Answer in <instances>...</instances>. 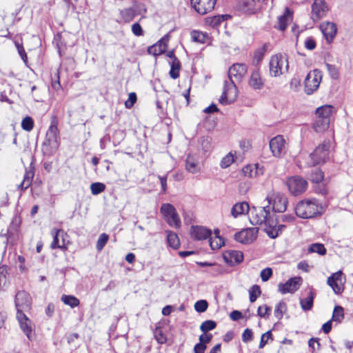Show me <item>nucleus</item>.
<instances>
[{
    "label": "nucleus",
    "mask_w": 353,
    "mask_h": 353,
    "mask_svg": "<svg viewBox=\"0 0 353 353\" xmlns=\"http://www.w3.org/2000/svg\"><path fill=\"white\" fill-rule=\"evenodd\" d=\"M14 302L17 312H23L30 308L31 299L25 291H19L17 293Z\"/></svg>",
    "instance_id": "nucleus-15"
},
{
    "label": "nucleus",
    "mask_w": 353,
    "mask_h": 353,
    "mask_svg": "<svg viewBox=\"0 0 353 353\" xmlns=\"http://www.w3.org/2000/svg\"><path fill=\"white\" fill-rule=\"evenodd\" d=\"M167 241L171 248L174 250H177L180 246V241L178 235L172 231H166Z\"/></svg>",
    "instance_id": "nucleus-36"
},
{
    "label": "nucleus",
    "mask_w": 353,
    "mask_h": 353,
    "mask_svg": "<svg viewBox=\"0 0 353 353\" xmlns=\"http://www.w3.org/2000/svg\"><path fill=\"white\" fill-rule=\"evenodd\" d=\"M248 71L245 63H234L228 70V80L227 81L240 82Z\"/></svg>",
    "instance_id": "nucleus-10"
},
{
    "label": "nucleus",
    "mask_w": 353,
    "mask_h": 353,
    "mask_svg": "<svg viewBox=\"0 0 353 353\" xmlns=\"http://www.w3.org/2000/svg\"><path fill=\"white\" fill-rule=\"evenodd\" d=\"M160 212L170 226L175 228L181 227V219L174 205L168 203H163L160 208Z\"/></svg>",
    "instance_id": "nucleus-5"
},
{
    "label": "nucleus",
    "mask_w": 353,
    "mask_h": 353,
    "mask_svg": "<svg viewBox=\"0 0 353 353\" xmlns=\"http://www.w3.org/2000/svg\"><path fill=\"white\" fill-rule=\"evenodd\" d=\"M208 303L206 300L201 299L194 303V310L199 313H203L207 310Z\"/></svg>",
    "instance_id": "nucleus-56"
},
{
    "label": "nucleus",
    "mask_w": 353,
    "mask_h": 353,
    "mask_svg": "<svg viewBox=\"0 0 353 353\" xmlns=\"http://www.w3.org/2000/svg\"><path fill=\"white\" fill-rule=\"evenodd\" d=\"M21 224V216L17 214L14 215L8 229V233L10 236H14L15 235H17Z\"/></svg>",
    "instance_id": "nucleus-32"
},
{
    "label": "nucleus",
    "mask_w": 353,
    "mask_h": 353,
    "mask_svg": "<svg viewBox=\"0 0 353 353\" xmlns=\"http://www.w3.org/2000/svg\"><path fill=\"white\" fill-rule=\"evenodd\" d=\"M18 53L25 63H28V56L22 44L15 43Z\"/></svg>",
    "instance_id": "nucleus-62"
},
{
    "label": "nucleus",
    "mask_w": 353,
    "mask_h": 353,
    "mask_svg": "<svg viewBox=\"0 0 353 353\" xmlns=\"http://www.w3.org/2000/svg\"><path fill=\"white\" fill-rule=\"evenodd\" d=\"M216 323L213 320H206L200 325V330L203 333H207L216 328Z\"/></svg>",
    "instance_id": "nucleus-49"
},
{
    "label": "nucleus",
    "mask_w": 353,
    "mask_h": 353,
    "mask_svg": "<svg viewBox=\"0 0 353 353\" xmlns=\"http://www.w3.org/2000/svg\"><path fill=\"white\" fill-rule=\"evenodd\" d=\"M250 211L249 220L252 225H256L264 223L265 227L268 225V221L271 220L272 217L267 216L266 214L264 213V210L252 207Z\"/></svg>",
    "instance_id": "nucleus-13"
},
{
    "label": "nucleus",
    "mask_w": 353,
    "mask_h": 353,
    "mask_svg": "<svg viewBox=\"0 0 353 353\" xmlns=\"http://www.w3.org/2000/svg\"><path fill=\"white\" fill-rule=\"evenodd\" d=\"M34 127V120L31 117L27 116L21 121V128L23 130L30 132Z\"/></svg>",
    "instance_id": "nucleus-51"
},
{
    "label": "nucleus",
    "mask_w": 353,
    "mask_h": 353,
    "mask_svg": "<svg viewBox=\"0 0 353 353\" xmlns=\"http://www.w3.org/2000/svg\"><path fill=\"white\" fill-rule=\"evenodd\" d=\"M271 307L267 305L259 306L257 310V316L263 319H268L271 313Z\"/></svg>",
    "instance_id": "nucleus-53"
},
{
    "label": "nucleus",
    "mask_w": 353,
    "mask_h": 353,
    "mask_svg": "<svg viewBox=\"0 0 353 353\" xmlns=\"http://www.w3.org/2000/svg\"><path fill=\"white\" fill-rule=\"evenodd\" d=\"M322 79V72L318 69H314L310 71L305 77V92L307 95H310L316 91L321 83Z\"/></svg>",
    "instance_id": "nucleus-7"
},
{
    "label": "nucleus",
    "mask_w": 353,
    "mask_h": 353,
    "mask_svg": "<svg viewBox=\"0 0 353 353\" xmlns=\"http://www.w3.org/2000/svg\"><path fill=\"white\" fill-rule=\"evenodd\" d=\"M315 298V293L310 290L306 298L300 299V305L303 311H309L312 310L314 305V299Z\"/></svg>",
    "instance_id": "nucleus-31"
},
{
    "label": "nucleus",
    "mask_w": 353,
    "mask_h": 353,
    "mask_svg": "<svg viewBox=\"0 0 353 353\" xmlns=\"http://www.w3.org/2000/svg\"><path fill=\"white\" fill-rule=\"evenodd\" d=\"M292 10L288 7H286L284 13L278 17L279 29L280 30L284 31L286 30L288 21L292 19Z\"/></svg>",
    "instance_id": "nucleus-29"
},
{
    "label": "nucleus",
    "mask_w": 353,
    "mask_h": 353,
    "mask_svg": "<svg viewBox=\"0 0 353 353\" xmlns=\"http://www.w3.org/2000/svg\"><path fill=\"white\" fill-rule=\"evenodd\" d=\"M301 280V277L294 276L288 279L285 283H280L278 285L279 291L283 294L293 293L299 289Z\"/></svg>",
    "instance_id": "nucleus-16"
},
{
    "label": "nucleus",
    "mask_w": 353,
    "mask_h": 353,
    "mask_svg": "<svg viewBox=\"0 0 353 353\" xmlns=\"http://www.w3.org/2000/svg\"><path fill=\"white\" fill-rule=\"evenodd\" d=\"M267 51V45L265 43L262 47L256 49L254 53V63L256 65L260 64Z\"/></svg>",
    "instance_id": "nucleus-45"
},
{
    "label": "nucleus",
    "mask_w": 353,
    "mask_h": 353,
    "mask_svg": "<svg viewBox=\"0 0 353 353\" xmlns=\"http://www.w3.org/2000/svg\"><path fill=\"white\" fill-rule=\"evenodd\" d=\"M137 99V94L135 92H130L128 95V99L125 102V106L127 108H131L136 103Z\"/></svg>",
    "instance_id": "nucleus-63"
},
{
    "label": "nucleus",
    "mask_w": 353,
    "mask_h": 353,
    "mask_svg": "<svg viewBox=\"0 0 353 353\" xmlns=\"http://www.w3.org/2000/svg\"><path fill=\"white\" fill-rule=\"evenodd\" d=\"M333 110L334 107L332 105H324L316 108L315 114L318 117L330 119V116L332 115Z\"/></svg>",
    "instance_id": "nucleus-34"
},
{
    "label": "nucleus",
    "mask_w": 353,
    "mask_h": 353,
    "mask_svg": "<svg viewBox=\"0 0 353 353\" xmlns=\"http://www.w3.org/2000/svg\"><path fill=\"white\" fill-rule=\"evenodd\" d=\"M308 252L310 253H317L321 256H323L326 254L327 250L323 244L320 243H314L310 245Z\"/></svg>",
    "instance_id": "nucleus-43"
},
{
    "label": "nucleus",
    "mask_w": 353,
    "mask_h": 353,
    "mask_svg": "<svg viewBox=\"0 0 353 353\" xmlns=\"http://www.w3.org/2000/svg\"><path fill=\"white\" fill-rule=\"evenodd\" d=\"M269 205H272V210L275 212H283L287 209L288 199L280 193L268 196Z\"/></svg>",
    "instance_id": "nucleus-12"
},
{
    "label": "nucleus",
    "mask_w": 353,
    "mask_h": 353,
    "mask_svg": "<svg viewBox=\"0 0 353 353\" xmlns=\"http://www.w3.org/2000/svg\"><path fill=\"white\" fill-rule=\"evenodd\" d=\"M237 96V87L234 83L225 81L223 91L219 99V102L223 105L231 103L236 100Z\"/></svg>",
    "instance_id": "nucleus-9"
},
{
    "label": "nucleus",
    "mask_w": 353,
    "mask_h": 353,
    "mask_svg": "<svg viewBox=\"0 0 353 353\" xmlns=\"http://www.w3.org/2000/svg\"><path fill=\"white\" fill-rule=\"evenodd\" d=\"M325 66L329 72L330 77L333 79H337L339 77V71L336 65L326 63Z\"/></svg>",
    "instance_id": "nucleus-59"
},
{
    "label": "nucleus",
    "mask_w": 353,
    "mask_h": 353,
    "mask_svg": "<svg viewBox=\"0 0 353 353\" xmlns=\"http://www.w3.org/2000/svg\"><path fill=\"white\" fill-rule=\"evenodd\" d=\"M330 143L329 141H324L317 146L313 152L310 155L313 165L323 163L328 159Z\"/></svg>",
    "instance_id": "nucleus-8"
},
{
    "label": "nucleus",
    "mask_w": 353,
    "mask_h": 353,
    "mask_svg": "<svg viewBox=\"0 0 353 353\" xmlns=\"http://www.w3.org/2000/svg\"><path fill=\"white\" fill-rule=\"evenodd\" d=\"M223 258L227 264L233 266L243 261V254L239 250H227L223 254Z\"/></svg>",
    "instance_id": "nucleus-22"
},
{
    "label": "nucleus",
    "mask_w": 353,
    "mask_h": 353,
    "mask_svg": "<svg viewBox=\"0 0 353 353\" xmlns=\"http://www.w3.org/2000/svg\"><path fill=\"white\" fill-rule=\"evenodd\" d=\"M270 339H272V333L271 330H268L261 335L259 347L260 349L263 348L268 343V340Z\"/></svg>",
    "instance_id": "nucleus-58"
},
{
    "label": "nucleus",
    "mask_w": 353,
    "mask_h": 353,
    "mask_svg": "<svg viewBox=\"0 0 353 353\" xmlns=\"http://www.w3.org/2000/svg\"><path fill=\"white\" fill-rule=\"evenodd\" d=\"M321 30L326 41L330 43L333 41L337 32V28L335 23L326 21L320 25Z\"/></svg>",
    "instance_id": "nucleus-23"
},
{
    "label": "nucleus",
    "mask_w": 353,
    "mask_h": 353,
    "mask_svg": "<svg viewBox=\"0 0 353 353\" xmlns=\"http://www.w3.org/2000/svg\"><path fill=\"white\" fill-rule=\"evenodd\" d=\"M259 229L257 228H248L235 233L234 239L243 244L253 242L257 237Z\"/></svg>",
    "instance_id": "nucleus-11"
},
{
    "label": "nucleus",
    "mask_w": 353,
    "mask_h": 353,
    "mask_svg": "<svg viewBox=\"0 0 353 353\" xmlns=\"http://www.w3.org/2000/svg\"><path fill=\"white\" fill-rule=\"evenodd\" d=\"M289 63L286 54L279 53L272 55L269 61V70L271 77H279L288 72Z\"/></svg>",
    "instance_id": "nucleus-4"
},
{
    "label": "nucleus",
    "mask_w": 353,
    "mask_h": 353,
    "mask_svg": "<svg viewBox=\"0 0 353 353\" xmlns=\"http://www.w3.org/2000/svg\"><path fill=\"white\" fill-rule=\"evenodd\" d=\"M342 272L341 270L333 273L327 278V283L330 286L336 294H340L343 292L344 288L338 284V281H341Z\"/></svg>",
    "instance_id": "nucleus-25"
},
{
    "label": "nucleus",
    "mask_w": 353,
    "mask_h": 353,
    "mask_svg": "<svg viewBox=\"0 0 353 353\" xmlns=\"http://www.w3.org/2000/svg\"><path fill=\"white\" fill-rule=\"evenodd\" d=\"M191 238L195 241H203L212 236V231L204 226L192 225L190 229Z\"/></svg>",
    "instance_id": "nucleus-18"
},
{
    "label": "nucleus",
    "mask_w": 353,
    "mask_h": 353,
    "mask_svg": "<svg viewBox=\"0 0 353 353\" xmlns=\"http://www.w3.org/2000/svg\"><path fill=\"white\" fill-rule=\"evenodd\" d=\"M328 8L324 0H315L312 5V19L314 21L324 17Z\"/></svg>",
    "instance_id": "nucleus-17"
},
{
    "label": "nucleus",
    "mask_w": 353,
    "mask_h": 353,
    "mask_svg": "<svg viewBox=\"0 0 353 353\" xmlns=\"http://www.w3.org/2000/svg\"><path fill=\"white\" fill-rule=\"evenodd\" d=\"M231 18L229 14H219L215 15L208 18V22L212 28L218 27L222 22L226 21L228 19Z\"/></svg>",
    "instance_id": "nucleus-37"
},
{
    "label": "nucleus",
    "mask_w": 353,
    "mask_h": 353,
    "mask_svg": "<svg viewBox=\"0 0 353 353\" xmlns=\"http://www.w3.org/2000/svg\"><path fill=\"white\" fill-rule=\"evenodd\" d=\"M205 272L212 276L215 277L218 275L223 274L224 272V268L222 265L218 263H212L209 269L207 270Z\"/></svg>",
    "instance_id": "nucleus-46"
},
{
    "label": "nucleus",
    "mask_w": 353,
    "mask_h": 353,
    "mask_svg": "<svg viewBox=\"0 0 353 353\" xmlns=\"http://www.w3.org/2000/svg\"><path fill=\"white\" fill-rule=\"evenodd\" d=\"M199 143L203 152H209L212 148V138L210 137H202L199 140Z\"/></svg>",
    "instance_id": "nucleus-42"
},
{
    "label": "nucleus",
    "mask_w": 353,
    "mask_h": 353,
    "mask_svg": "<svg viewBox=\"0 0 353 353\" xmlns=\"http://www.w3.org/2000/svg\"><path fill=\"white\" fill-rule=\"evenodd\" d=\"M261 293V288L258 285H254L249 290L250 301L254 303Z\"/></svg>",
    "instance_id": "nucleus-52"
},
{
    "label": "nucleus",
    "mask_w": 353,
    "mask_h": 353,
    "mask_svg": "<svg viewBox=\"0 0 353 353\" xmlns=\"http://www.w3.org/2000/svg\"><path fill=\"white\" fill-rule=\"evenodd\" d=\"M61 300L65 305H69L72 308L76 307L80 304L79 300L73 295L63 294Z\"/></svg>",
    "instance_id": "nucleus-41"
},
{
    "label": "nucleus",
    "mask_w": 353,
    "mask_h": 353,
    "mask_svg": "<svg viewBox=\"0 0 353 353\" xmlns=\"http://www.w3.org/2000/svg\"><path fill=\"white\" fill-rule=\"evenodd\" d=\"M286 185L292 195L299 196L306 191L308 183L301 176L295 175L287 179Z\"/></svg>",
    "instance_id": "nucleus-6"
},
{
    "label": "nucleus",
    "mask_w": 353,
    "mask_h": 353,
    "mask_svg": "<svg viewBox=\"0 0 353 353\" xmlns=\"http://www.w3.org/2000/svg\"><path fill=\"white\" fill-rule=\"evenodd\" d=\"M242 341L244 343H248L253 339L252 330L250 328H246L242 334Z\"/></svg>",
    "instance_id": "nucleus-64"
},
{
    "label": "nucleus",
    "mask_w": 353,
    "mask_h": 353,
    "mask_svg": "<svg viewBox=\"0 0 353 353\" xmlns=\"http://www.w3.org/2000/svg\"><path fill=\"white\" fill-rule=\"evenodd\" d=\"M109 236L105 233H102L99 235L97 240L96 248L98 251H101L108 241Z\"/></svg>",
    "instance_id": "nucleus-54"
},
{
    "label": "nucleus",
    "mask_w": 353,
    "mask_h": 353,
    "mask_svg": "<svg viewBox=\"0 0 353 353\" xmlns=\"http://www.w3.org/2000/svg\"><path fill=\"white\" fill-rule=\"evenodd\" d=\"M60 68L57 69L56 72L54 74V76L52 77V83L51 85L52 88L55 90H59L61 85L60 83Z\"/></svg>",
    "instance_id": "nucleus-55"
},
{
    "label": "nucleus",
    "mask_w": 353,
    "mask_h": 353,
    "mask_svg": "<svg viewBox=\"0 0 353 353\" xmlns=\"http://www.w3.org/2000/svg\"><path fill=\"white\" fill-rule=\"evenodd\" d=\"M17 319L23 333L29 340L32 339V328L30 319L24 314L23 312H17Z\"/></svg>",
    "instance_id": "nucleus-19"
},
{
    "label": "nucleus",
    "mask_w": 353,
    "mask_h": 353,
    "mask_svg": "<svg viewBox=\"0 0 353 353\" xmlns=\"http://www.w3.org/2000/svg\"><path fill=\"white\" fill-rule=\"evenodd\" d=\"M323 207L316 199H307L299 201L295 208L297 216L311 219L322 213Z\"/></svg>",
    "instance_id": "nucleus-1"
},
{
    "label": "nucleus",
    "mask_w": 353,
    "mask_h": 353,
    "mask_svg": "<svg viewBox=\"0 0 353 353\" xmlns=\"http://www.w3.org/2000/svg\"><path fill=\"white\" fill-rule=\"evenodd\" d=\"M234 156L231 152H230L221 159L220 166L222 168H227L234 162Z\"/></svg>",
    "instance_id": "nucleus-57"
},
{
    "label": "nucleus",
    "mask_w": 353,
    "mask_h": 353,
    "mask_svg": "<svg viewBox=\"0 0 353 353\" xmlns=\"http://www.w3.org/2000/svg\"><path fill=\"white\" fill-rule=\"evenodd\" d=\"M268 225L265 228L264 231L270 239H276L285 228V225L283 224L278 225L276 220L272 218L268 221Z\"/></svg>",
    "instance_id": "nucleus-21"
},
{
    "label": "nucleus",
    "mask_w": 353,
    "mask_h": 353,
    "mask_svg": "<svg viewBox=\"0 0 353 353\" xmlns=\"http://www.w3.org/2000/svg\"><path fill=\"white\" fill-rule=\"evenodd\" d=\"M185 169L188 172L194 174L199 172L200 168L196 160L191 155H188L185 160Z\"/></svg>",
    "instance_id": "nucleus-35"
},
{
    "label": "nucleus",
    "mask_w": 353,
    "mask_h": 353,
    "mask_svg": "<svg viewBox=\"0 0 353 353\" xmlns=\"http://www.w3.org/2000/svg\"><path fill=\"white\" fill-rule=\"evenodd\" d=\"M269 145L272 154L279 157L285 149V141L282 135H277L270 141Z\"/></svg>",
    "instance_id": "nucleus-20"
},
{
    "label": "nucleus",
    "mask_w": 353,
    "mask_h": 353,
    "mask_svg": "<svg viewBox=\"0 0 353 353\" xmlns=\"http://www.w3.org/2000/svg\"><path fill=\"white\" fill-rule=\"evenodd\" d=\"M61 233L62 234H63V231L61 229H55L52 230L53 241L50 245L52 249L59 248L62 250L67 249V247L65 245L64 239H62L63 243L61 245L59 243V236Z\"/></svg>",
    "instance_id": "nucleus-30"
},
{
    "label": "nucleus",
    "mask_w": 353,
    "mask_h": 353,
    "mask_svg": "<svg viewBox=\"0 0 353 353\" xmlns=\"http://www.w3.org/2000/svg\"><path fill=\"white\" fill-rule=\"evenodd\" d=\"M105 185L101 182H94L90 185V190L93 195H98L105 190Z\"/></svg>",
    "instance_id": "nucleus-50"
},
{
    "label": "nucleus",
    "mask_w": 353,
    "mask_h": 353,
    "mask_svg": "<svg viewBox=\"0 0 353 353\" xmlns=\"http://www.w3.org/2000/svg\"><path fill=\"white\" fill-rule=\"evenodd\" d=\"M287 310V305L283 301H280L275 307L274 316L281 320L283 318V313Z\"/></svg>",
    "instance_id": "nucleus-48"
},
{
    "label": "nucleus",
    "mask_w": 353,
    "mask_h": 353,
    "mask_svg": "<svg viewBox=\"0 0 353 353\" xmlns=\"http://www.w3.org/2000/svg\"><path fill=\"white\" fill-rule=\"evenodd\" d=\"M192 41L199 43H205L207 39V34L199 30H192L190 33Z\"/></svg>",
    "instance_id": "nucleus-44"
},
{
    "label": "nucleus",
    "mask_w": 353,
    "mask_h": 353,
    "mask_svg": "<svg viewBox=\"0 0 353 353\" xmlns=\"http://www.w3.org/2000/svg\"><path fill=\"white\" fill-rule=\"evenodd\" d=\"M236 8L243 13L252 14L255 12L254 0H239Z\"/></svg>",
    "instance_id": "nucleus-27"
},
{
    "label": "nucleus",
    "mask_w": 353,
    "mask_h": 353,
    "mask_svg": "<svg viewBox=\"0 0 353 353\" xmlns=\"http://www.w3.org/2000/svg\"><path fill=\"white\" fill-rule=\"evenodd\" d=\"M59 130L56 122H52L46 134L45 141L42 145V151L45 155L54 154L59 146Z\"/></svg>",
    "instance_id": "nucleus-2"
},
{
    "label": "nucleus",
    "mask_w": 353,
    "mask_h": 353,
    "mask_svg": "<svg viewBox=\"0 0 353 353\" xmlns=\"http://www.w3.org/2000/svg\"><path fill=\"white\" fill-rule=\"evenodd\" d=\"M324 179L323 172L319 168H314L311 170L309 179L314 183H320Z\"/></svg>",
    "instance_id": "nucleus-40"
},
{
    "label": "nucleus",
    "mask_w": 353,
    "mask_h": 353,
    "mask_svg": "<svg viewBox=\"0 0 353 353\" xmlns=\"http://www.w3.org/2000/svg\"><path fill=\"white\" fill-rule=\"evenodd\" d=\"M217 0H191L194 10L200 14H205L212 11Z\"/></svg>",
    "instance_id": "nucleus-14"
},
{
    "label": "nucleus",
    "mask_w": 353,
    "mask_h": 353,
    "mask_svg": "<svg viewBox=\"0 0 353 353\" xmlns=\"http://www.w3.org/2000/svg\"><path fill=\"white\" fill-rule=\"evenodd\" d=\"M148 52L150 54H152L154 56H157V55H159V54H161L164 53V49L163 48H160L159 47V45L156 43V44H154L153 46H150L148 48Z\"/></svg>",
    "instance_id": "nucleus-60"
},
{
    "label": "nucleus",
    "mask_w": 353,
    "mask_h": 353,
    "mask_svg": "<svg viewBox=\"0 0 353 353\" xmlns=\"http://www.w3.org/2000/svg\"><path fill=\"white\" fill-rule=\"evenodd\" d=\"M249 85L254 90H261L264 86V81L261 77L259 68L253 70L249 79Z\"/></svg>",
    "instance_id": "nucleus-26"
},
{
    "label": "nucleus",
    "mask_w": 353,
    "mask_h": 353,
    "mask_svg": "<svg viewBox=\"0 0 353 353\" xmlns=\"http://www.w3.org/2000/svg\"><path fill=\"white\" fill-rule=\"evenodd\" d=\"M250 210L248 202L242 201L234 205L231 209V214L234 218H236L240 215L248 213Z\"/></svg>",
    "instance_id": "nucleus-28"
},
{
    "label": "nucleus",
    "mask_w": 353,
    "mask_h": 353,
    "mask_svg": "<svg viewBox=\"0 0 353 353\" xmlns=\"http://www.w3.org/2000/svg\"><path fill=\"white\" fill-rule=\"evenodd\" d=\"M170 76L173 79H176L179 77V71L181 70V62L179 59L172 60L170 63Z\"/></svg>",
    "instance_id": "nucleus-38"
},
{
    "label": "nucleus",
    "mask_w": 353,
    "mask_h": 353,
    "mask_svg": "<svg viewBox=\"0 0 353 353\" xmlns=\"http://www.w3.org/2000/svg\"><path fill=\"white\" fill-rule=\"evenodd\" d=\"M330 122V119H323L316 117L313 123V128L316 132H321L328 128Z\"/></svg>",
    "instance_id": "nucleus-33"
},
{
    "label": "nucleus",
    "mask_w": 353,
    "mask_h": 353,
    "mask_svg": "<svg viewBox=\"0 0 353 353\" xmlns=\"http://www.w3.org/2000/svg\"><path fill=\"white\" fill-rule=\"evenodd\" d=\"M273 271L271 268H265L261 270L260 276L263 281H268L272 276Z\"/></svg>",
    "instance_id": "nucleus-61"
},
{
    "label": "nucleus",
    "mask_w": 353,
    "mask_h": 353,
    "mask_svg": "<svg viewBox=\"0 0 353 353\" xmlns=\"http://www.w3.org/2000/svg\"><path fill=\"white\" fill-rule=\"evenodd\" d=\"M209 243L212 250H215L221 248L224 245L225 242L223 239L220 236H216L214 239L211 236L209 238Z\"/></svg>",
    "instance_id": "nucleus-47"
},
{
    "label": "nucleus",
    "mask_w": 353,
    "mask_h": 353,
    "mask_svg": "<svg viewBox=\"0 0 353 353\" xmlns=\"http://www.w3.org/2000/svg\"><path fill=\"white\" fill-rule=\"evenodd\" d=\"M263 167L259 163L249 164L242 169L243 175L248 178H256L263 174Z\"/></svg>",
    "instance_id": "nucleus-24"
},
{
    "label": "nucleus",
    "mask_w": 353,
    "mask_h": 353,
    "mask_svg": "<svg viewBox=\"0 0 353 353\" xmlns=\"http://www.w3.org/2000/svg\"><path fill=\"white\" fill-rule=\"evenodd\" d=\"M344 319V309L341 305H335L334 307L332 320L337 323H341Z\"/></svg>",
    "instance_id": "nucleus-39"
},
{
    "label": "nucleus",
    "mask_w": 353,
    "mask_h": 353,
    "mask_svg": "<svg viewBox=\"0 0 353 353\" xmlns=\"http://www.w3.org/2000/svg\"><path fill=\"white\" fill-rule=\"evenodd\" d=\"M147 12L145 5L137 1H133L130 7L119 10L120 19L117 20L119 23H129L133 21L137 15H141L145 18V14Z\"/></svg>",
    "instance_id": "nucleus-3"
}]
</instances>
